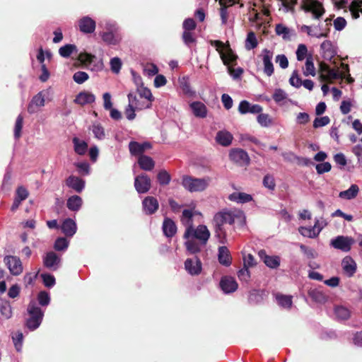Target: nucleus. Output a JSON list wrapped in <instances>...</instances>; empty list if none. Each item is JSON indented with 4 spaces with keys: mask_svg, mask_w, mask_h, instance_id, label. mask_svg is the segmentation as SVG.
I'll return each instance as SVG.
<instances>
[{
    "mask_svg": "<svg viewBox=\"0 0 362 362\" xmlns=\"http://www.w3.org/2000/svg\"><path fill=\"white\" fill-rule=\"evenodd\" d=\"M186 239V249L190 254H196L201 251L210 238V232L204 225H199L196 228L192 226L187 227L183 235Z\"/></svg>",
    "mask_w": 362,
    "mask_h": 362,
    "instance_id": "1",
    "label": "nucleus"
},
{
    "mask_svg": "<svg viewBox=\"0 0 362 362\" xmlns=\"http://www.w3.org/2000/svg\"><path fill=\"white\" fill-rule=\"evenodd\" d=\"M240 216V214H235L230 211H222L215 214L214 217L215 235L219 243L223 244L226 242V232L224 225H233L235 218Z\"/></svg>",
    "mask_w": 362,
    "mask_h": 362,
    "instance_id": "2",
    "label": "nucleus"
},
{
    "mask_svg": "<svg viewBox=\"0 0 362 362\" xmlns=\"http://www.w3.org/2000/svg\"><path fill=\"white\" fill-rule=\"evenodd\" d=\"M211 178L209 176L203 178H197L189 175L182 177V186L191 192H202L206 189L209 185Z\"/></svg>",
    "mask_w": 362,
    "mask_h": 362,
    "instance_id": "3",
    "label": "nucleus"
},
{
    "mask_svg": "<svg viewBox=\"0 0 362 362\" xmlns=\"http://www.w3.org/2000/svg\"><path fill=\"white\" fill-rule=\"evenodd\" d=\"M319 78L321 81L332 82L334 80L345 78V74L339 72L337 69H331L325 62H320Z\"/></svg>",
    "mask_w": 362,
    "mask_h": 362,
    "instance_id": "4",
    "label": "nucleus"
},
{
    "mask_svg": "<svg viewBox=\"0 0 362 362\" xmlns=\"http://www.w3.org/2000/svg\"><path fill=\"white\" fill-rule=\"evenodd\" d=\"M334 5L339 9L344 8L349 5L352 17L355 19L359 17L360 12L362 13V0H339L336 1Z\"/></svg>",
    "mask_w": 362,
    "mask_h": 362,
    "instance_id": "5",
    "label": "nucleus"
},
{
    "mask_svg": "<svg viewBox=\"0 0 362 362\" xmlns=\"http://www.w3.org/2000/svg\"><path fill=\"white\" fill-rule=\"evenodd\" d=\"M48 94V90H43L34 95L28 105V112L30 114L37 112L42 107L45 106V98Z\"/></svg>",
    "mask_w": 362,
    "mask_h": 362,
    "instance_id": "6",
    "label": "nucleus"
},
{
    "mask_svg": "<svg viewBox=\"0 0 362 362\" xmlns=\"http://www.w3.org/2000/svg\"><path fill=\"white\" fill-rule=\"evenodd\" d=\"M42 262L45 267L52 271H57L62 264L59 255L53 251L47 252L42 256Z\"/></svg>",
    "mask_w": 362,
    "mask_h": 362,
    "instance_id": "7",
    "label": "nucleus"
},
{
    "mask_svg": "<svg viewBox=\"0 0 362 362\" xmlns=\"http://www.w3.org/2000/svg\"><path fill=\"white\" fill-rule=\"evenodd\" d=\"M354 243L352 238L348 236L339 235L331 240L330 245L335 249L343 252H349Z\"/></svg>",
    "mask_w": 362,
    "mask_h": 362,
    "instance_id": "8",
    "label": "nucleus"
},
{
    "mask_svg": "<svg viewBox=\"0 0 362 362\" xmlns=\"http://www.w3.org/2000/svg\"><path fill=\"white\" fill-rule=\"evenodd\" d=\"M303 8L306 12H311L315 18H320L325 13L322 4L317 0H305Z\"/></svg>",
    "mask_w": 362,
    "mask_h": 362,
    "instance_id": "9",
    "label": "nucleus"
},
{
    "mask_svg": "<svg viewBox=\"0 0 362 362\" xmlns=\"http://www.w3.org/2000/svg\"><path fill=\"white\" fill-rule=\"evenodd\" d=\"M79 60L88 65L91 66V70L98 71L103 69V63L100 59H97L96 57L88 54V53H81L78 56Z\"/></svg>",
    "mask_w": 362,
    "mask_h": 362,
    "instance_id": "10",
    "label": "nucleus"
},
{
    "mask_svg": "<svg viewBox=\"0 0 362 362\" xmlns=\"http://www.w3.org/2000/svg\"><path fill=\"white\" fill-rule=\"evenodd\" d=\"M151 187L150 177L143 173L136 176L134 179V187L139 194H144L149 191Z\"/></svg>",
    "mask_w": 362,
    "mask_h": 362,
    "instance_id": "11",
    "label": "nucleus"
},
{
    "mask_svg": "<svg viewBox=\"0 0 362 362\" xmlns=\"http://www.w3.org/2000/svg\"><path fill=\"white\" fill-rule=\"evenodd\" d=\"M4 262L10 272L15 276L21 274L23 272V265L21 259L16 256H6Z\"/></svg>",
    "mask_w": 362,
    "mask_h": 362,
    "instance_id": "12",
    "label": "nucleus"
},
{
    "mask_svg": "<svg viewBox=\"0 0 362 362\" xmlns=\"http://www.w3.org/2000/svg\"><path fill=\"white\" fill-rule=\"evenodd\" d=\"M273 55V52L269 49H264L262 51L261 56L264 65V73L268 76H271L274 71V65L272 62Z\"/></svg>",
    "mask_w": 362,
    "mask_h": 362,
    "instance_id": "13",
    "label": "nucleus"
},
{
    "mask_svg": "<svg viewBox=\"0 0 362 362\" xmlns=\"http://www.w3.org/2000/svg\"><path fill=\"white\" fill-rule=\"evenodd\" d=\"M185 269L192 276L199 275L202 269V262L197 257L188 258L185 262Z\"/></svg>",
    "mask_w": 362,
    "mask_h": 362,
    "instance_id": "14",
    "label": "nucleus"
},
{
    "mask_svg": "<svg viewBox=\"0 0 362 362\" xmlns=\"http://www.w3.org/2000/svg\"><path fill=\"white\" fill-rule=\"evenodd\" d=\"M238 111L240 114L247 113L257 114L262 111V107L257 104H252L247 100H242L238 106Z\"/></svg>",
    "mask_w": 362,
    "mask_h": 362,
    "instance_id": "15",
    "label": "nucleus"
},
{
    "mask_svg": "<svg viewBox=\"0 0 362 362\" xmlns=\"http://www.w3.org/2000/svg\"><path fill=\"white\" fill-rule=\"evenodd\" d=\"M78 28L81 32L88 34L95 30V21L89 16H84L78 21Z\"/></svg>",
    "mask_w": 362,
    "mask_h": 362,
    "instance_id": "16",
    "label": "nucleus"
},
{
    "mask_svg": "<svg viewBox=\"0 0 362 362\" xmlns=\"http://www.w3.org/2000/svg\"><path fill=\"white\" fill-rule=\"evenodd\" d=\"M229 157L231 160L239 164H247L250 160L247 152L240 148L232 149Z\"/></svg>",
    "mask_w": 362,
    "mask_h": 362,
    "instance_id": "17",
    "label": "nucleus"
},
{
    "mask_svg": "<svg viewBox=\"0 0 362 362\" xmlns=\"http://www.w3.org/2000/svg\"><path fill=\"white\" fill-rule=\"evenodd\" d=\"M220 286L225 293H230L237 290L238 283L233 277L223 276L221 279Z\"/></svg>",
    "mask_w": 362,
    "mask_h": 362,
    "instance_id": "18",
    "label": "nucleus"
},
{
    "mask_svg": "<svg viewBox=\"0 0 362 362\" xmlns=\"http://www.w3.org/2000/svg\"><path fill=\"white\" fill-rule=\"evenodd\" d=\"M341 266L344 272L349 277L353 276L357 269V265L356 262L350 256H346L342 259Z\"/></svg>",
    "mask_w": 362,
    "mask_h": 362,
    "instance_id": "19",
    "label": "nucleus"
},
{
    "mask_svg": "<svg viewBox=\"0 0 362 362\" xmlns=\"http://www.w3.org/2000/svg\"><path fill=\"white\" fill-rule=\"evenodd\" d=\"M143 209L146 214L151 215L158 209V200L153 197H147L142 202Z\"/></svg>",
    "mask_w": 362,
    "mask_h": 362,
    "instance_id": "20",
    "label": "nucleus"
},
{
    "mask_svg": "<svg viewBox=\"0 0 362 362\" xmlns=\"http://www.w3.org/2000/svg\"><path fill=\"white\" fill-rule=\"evenodd\" d=\"M259 255L264 263L271 269H276L280 265V257L276 255H268L264 250H260Z\"/></svg>",
    "mask_w": 362,
    "mask_h": 362,
    "instance_id": "21",
    "label": "nucleus"
},
{
    "mask_svg": "<svg viewBox=\"0 0 362 362\" xmlns=\"http://www.w3.org/2000/svg\"><path fill=\"white\" fill-rule=\"evenodd\" d=\"M66 185L80 193L85 187V181L78 177L71 175L66 180Z\"/></svg>",
    "mask_w": 362,
    "mask_h": 362,
    "instance_id": "22",
    "label": "nucleus"
},
{
    "mask_svg": "<svg viewBox=\"0 0 362 362\" xmlns=\"http://www.w3.org/2000/svg\"><path fill=\"white\" fill-rule=\"evenodd\" d=\"M321 54L324 59L331 61L335 56L336 52L329 40H325L320 45Z\"/></svg>",
    "mask_w": 362,
    "mask_h": 362,
    "instance_id": "23",
    "label": "nucleus"
},
{
    "mask_svg": "<svg viewBox=\"0 0 362 362\" xmlns=\"http://www.w3.org/2000/svg\"><path fill=\"white\" fill-rule=\"evenodd\" d=\"M129 104L131 106H134L137 110H141L144 109H149L152 105L150 103H145V101H141L136 94L134 93H129L127 95Z\"/></svg>",
    "mask_w": 362,
    "mask_h": 362,
    "instance_id": "24",
    "label": "nucleus"
},
{
    "mask_svg": "<svg viewBox=\"0 0 362 362\" xmlns=\"http://www.w3.org/2000/svg\"><path fill=\"white\" fill-rule=\"evenodd\" d=\"M189 107L196 117L205 118L207 115V107L202 102L194 101L189 104Z\"/></svg>",
    "mask_w": 362,
    "mask_h": 362,
    "instance_id": "25",
    "label": "nucleus"
},
{
    "mask_svg": "<svg viewBox=\"0 0 362 362\" xmlns=\"http://www.w3.org/2000/svg\"><path fill=\"white\" fill-rule=\"evenodd\" d=\"M61 229L65 235L72 237L76 232V223L73 219L66 218L63 221Z\"/></svg>",
    "mask_w": 362,
    "mask_h": 362,
    "instance_id": "26",
    "label": "nucleus"
},
{
    "mask_svg": "<svg viewBox=\"0 0 362 362\" xmlns=\"http://www.w3.org/2000/svg\"><path fill=\"white\" fill-rule=\"evenodd\" d=\"M95 100V95L89 92L83 91L79 93L75 100L74 103L81 105L93 103Z\"/></svg>",
    "mask_w": 362,
    "mask_h": 362,
    "instance_id": "27",
    "label": "nucleus"
},
{
    "mask_svg": "<svg viewBox=\"0 0 362 362\" xmlns=\"http://www.w3.org/2000/svg\"><path fill=\"white\" fill-rule=\"evenodd\" d=\"M163 231L168 238L173 237L177 232V226L175 222L169 218H165L163 223Z\"/></svg>",
    "mask_w": 362,
    "mask_h": 362,
    "instance_id": "28",
    "label": "nucleus"
},
{
    "mask_svg": "<svg viewBox=\"0 0 362 362\" xmlns=\"http://www.w3.org/2000/svg\"><path fill=\"white\" fill-rule=\"evenodd\" d=\"M218 257L220 264L222 265L228 267L231 264L232 257L228 249L226 247H219Z\"/></svg>",
    "mask_w": 362,
    "mask_h": 362,
    "instance_id": "29",
    "label": "nucleus"
},
{
    "mask_svg": "<svg viewBox=\"0 0 362 362\" xmlns=\"http://www.w3.org/2000/svg\"><path fill=\"white\" fill-rule=\"evenodd\" d=\"M229 200L238 203L245 204L250 202L252 200V195L245 192H233L228 197Z\"/></svg>",
    "mask_w": 362,
    "mask_h": 362,
    "instance_id": "30",
    "label": "nucleus"
},
{
    "mask_svg": "<svg viewBox=\"0 0 362 362\" xmlns=\"http://www.w3.org/2000/svg\"><path fill=\"white\" fill-rule=\"evenodd\" d=\"M233 139V135L227 131H219L216 136V142L223 146H229Z\"/></svg>",
    "mask_w": 362,
    "mask_h": 362,
    "instance_id": "31",
    "label": "nucleus"
},
{
    "mask_svg": "<svg viewBox=\"0 0 362 362\" xmlns=\"http://www.w3.org/2000/svg\"><path fill=\"white\" fill-rule=\"evenodd\" d=\"M138 164L142 170L146 171L151 170L155 165L153 160L151 157L146 155H141L139 157Z\"/></svg>",
    "mask_w": 362,
    "mask_h": 362,
    "instance_id": "32",
    "label": "nucleus"
},
{
    "mask_svg": "<svg viewBox=\"0 0 362 362\" xmlns=\"http://www.w3.org/2000/svg\"><path fill=\"white\" fill-rule=\"evenodd\" d=\"M83 204L82 199L78 195L71 196L66 202L67 208L72 211H78Z\"/></svg>",
    "mask_w": 362,
    "mask_h": 362,
    "instance_id": "33",
    "label": "nucleus"
},
{
    "mask_svg": "<svg viewBox=\"0 0 362 362\" xmlns=\"http://www.w3.org/2000/svg\"><path fill=\"white\" fill-rule=\"evenodd\" d=\"M359 188L358 185L353 184L348 189L340 192L339 197L341 199L350 200L355 198L357 196Z\"/></svg>",
    "mask_w": 362,
    "mask_h": 362,
    "instance_id": "34",
    "label": "nucleus"
},
{
    "mask_svg": "<svg viewBox=\"0 0 362 362\" xmlns=\"http://www.w3.org/2000/svg\"><path fill=\"white\" fill-rule=\"evenodd\" d=\"M74 151L78 155H84L88 150V144L86 141L74 137L72 139Z\"/></svg>",
    "mask_w": 362,
    "mask_h": 362,
    "instance_id": "35",
    "label": "nucleus"
},
{
    "mask_svg": "<svg viewBox=\"0 0 362 362\" xmlns=\"http://www.w3.org/2000/svg\"><path fill=\"white\" fill-rule=\"evenodd\" d=\"M303 74L305 76H314L316 74L315 68L313 63V58L311 55H309L306 58L305 68L303 69Z\"/></svg>",
    "mask_w": 362,
    "mask_h": 362,
    "instance_id": "36",
    "label": "nucleus"
},
{
    "mask_svg": "<svg viewBox=\"0 0 362 362\" xmlns=\"http://www.w3.org/2000/svg\"><path fill=\"white\" fill-rule=\"evenodd\" d=\"M137 93L140 98L146 100L145 103H150L152 104V102L154 100V97L153 96L150 89L141 86L140 87H137Z\"/></svg>",
    "mask_w": 362,
    "mask_h": 362,
    "instance_id": "37",
    "label": "nucleus"
},
{
    "mask_svg": "<svg viewBox=\"0 0 362 362\" xmlns=\"http://www.w3.org/2000/svg\"><path fill=\"white\" fill-rule=\"evenodd\" d=\"M276 35L281 36L284 40L291 39V30L283 24H277L275 28Z\"/></svg>",
    "mask_w": 362,
    "mask_h": 362,
    "instance_id": "38",
    "label": "nucleus"
},
{
    "mask_svg": "<svg viewBox=\"0 0 362 362\" xmlns=\"http://www.w3.org/2000/svg\"><path fill=\"white\" fill-rule=\"evenodd\" d=\"M276 300L278 304L284 308H289L292 305V296H291L278 293L276 295Z\"/></svg>",
    "mask_w": 362,
    "mask_h": 362,
    "instance_id": "39",
    "label": "nucleus"
},
{
    "mask_svg": "<svg viewBox=\"0 0 362 362\" xmlns=\"http://www.w3.org/2000/svg\"><path fill=\"white\" fill-rule=\"evenodd\" d=\"M257 45L258 42L255 33L252 31L249 32L245 40V49L247 50L253 49L257 47Z\"/></svg>",
    "mask_w": 362,
    "mask_h": 362,
    "instance_id": "40",
    "label": "nucleus"
},
{
    "mask_svg": "<svg viewBox=\"0 0 362 362\" xmlns=\"http://www.w3.org/2000/svg\"><path fill=\"white\" fill-rule=\"evenodd\" d=\"M28 312L31 317H40V319L42 320L43 317V312L42 310L36 305V303L34 301H31L28 307Z\"/></svg>",
    "mask_w": 362,
    "mask_h": 362,
    "instance_id": "41",
    "label": "nucleus"
},
{
    "mask_svg": "<svg viewBox=\"0 0 362 362\" xmlns=\"http://www.w3.org/2000/svg\"><path fill=\"white\" fill-rule=\"evenodd\" d=\"M90 129H91L93 134H94V136L96 139H98L99 140H102V139H105V129L100 124H99V123L93 124Z\"/></svg>",
    "mask_w": 362,
    "mask_h": 362,
    "instance_id": "42",
    "label": "nucleus"
},
{
    "mask_svg": "<svg viewBox=\"0 0 362 362\" xmlns=\"http://www.w3.org/2000/svg\"><path fill=\"white\" fill-rule=\"evenodd\" d=\"M334 313L337 319L340 320H346L350 317V311L344 306H337L334 309Z\"/></svg>",
    "mask_w": 362,
    "mask_h": 362,
    "instance_id": "43",
    "label": "nucleus"
},
{
    "mask_svg": "<svg viewBox=\"0 0 362 362\" xmlns=\"http://www.w3.org/2000/svg\"><path fill=\"white\" fill-rule=\"evenodd\" d=\"M299 233L304 237L314 238L318 235L317 231L313 226L309 227H300L298 229Z\"/></svg>",
    "mask_w": 362,
    "mask_h": 362,
    "instance_id": "44",
    "label": "nucleus"
},
{
    "mask_svg": "<svg viewBox=\"0 0 362 362\" xmlns=\"http://www.w3.org/2000/svg\"><path fill=\"white\" fill-rule=\"evenodd\" d=\"M257 120L259 124L263 127H268L272 124V119L268 114L258 113Z\"/></svg>",
    "mask_w": 362,
    "mask_h": 362,
    "instance_id": "45",
    "label": "nucleus"
},
{
    "mask_svg": "<svg viewBox=\"0 0 362 362\" xmlns=\"http://www.w3.org/2000/svg\"><path fill=\"white\" fill-rule=\"evenodd\" d=\"M75 51H76V45H71V44H67V45L62 47L59 49V53L62 57L68 58Z\"/></svg>",
    "mask_w": 362,
    "mask_h": 362,
    "instance_id": "46",
    "label": "nucleus"
},
{
    "mask_svg": "<svg viewBox=\"0 0 362 362\" xmlns=\"http://www.w3.org/2000/svg\"><path fill=\"white\" fill-rule=\"evenodd\" d=\"M102 38L104 42L110 45H116L119 41V37L115 35L112 32L103 33Z\"/></svg>",
    "mask_w": 362,
    "mask_h": 362,
    "instance_id": "47",
    "label": "nucleus"
},
{
    "mask_svg": "<svg viewBox=\"0 0 362 362\" xmlns=\"http://www.w3.org/2000/svg\"><path fill=\"white\" fill-rule=\"evenodd\" d=\"M23 117L21 115H19L15 123L14 127V137L16 139H18L21 136V130L23 128Z\"/></svg>",
    "mask_w": 362,
    "mask_h": 362,
    "instance_id": "48",
    "label": "nucleus"
},
{
    "mask_svg": "<svg viewBox=\"0 0 362 362\" xmlns=\"http://www.w3.org/2000/svg\"><path fill=\"white\" fill-rule=\"evenodd\" d=\"M272 98L276 103L280 104L286 100L287 94L284 90L277 88L275 89Z\"/></svg>",
    "mask_w": 362,
    "mask_h": 362,
    "instance_id": "49",
    "label": "nucleus"
},
{
    "mask_svg": "<svg viewBox=\"0 0 362 362\" xmlns=\"http://www.w3.org/2000/svg\"><path fill=\"white\" fill-rule=\"evenodd\" d=\"M69 242L65 238H57L54 245V248L57 251H64L67 249Z\"/></svg>",
    "mask_w": 362,
    "mask_h": 362,
    "instance_id": "50",
    "label": "nucleus"
},
{
    "mask_svg": "<svg viewBox=\"0 0 362 362\" xmlns=\"http://www.w3.org/2000/svg\"><path fill=\"white\" fill-rule=\"evenodd\" d=\"M40 277L46 287L51 288L55 285V278L52 274L43 273L40 274Z\"/></svg>",
    "mask_w": 362,
    "mask_h": 362,
    "instance_id": "51",
    "label": "nucleus"
},
{
    "mask_svg": "<svg viewBox=\"0 0 362 362\" xmlns=\"http://www.w3.org/2000/svg\"><path fill=\"white\" fill-rule=\"evenodd\" d=\"M157 179L160 185H166L170 182V175L166 170H160L157 175Z\"/></svg>",
    "mask_w": 362,
    "mask_h": 362,
    "instance_id": "52",
    "label": "nucleus"
},
{
    "mask_svg": "<svg viewBox=\"0 0 362 362\" xmlns=\"http://www.w3.org/2000/svg\"><path fill=\"white\" fill-rule=\"evenodd\" d=\"M129 148L131 153L134 155H139L144 151L143 145L136 141H131L129 144Z\"/></svg>",
    "mask_w": 362,
    "mask_h": 362,
    "instance_id": "53",
    "label": "nucleus"
},
{
    "mask_svg": "<svg viewBox=\"0 0 362 362\" xmlns=\"http://www.w3.org/2000/svg\"><path fill=\"white\" fill-rule=\"evenodd\" d=\"M110 69L113 73L118 74L122 68V61L119 57H113L110 59Z\"/></svg>",
    "mask_w": 362,
    "mask_h": 362,
    "instance_id": "54",
    "label": "nucleus"
},
{
    "mask_svg": "<svg viewBox=\"0 0 362 362\" xmlns=\"http://www.w3.org/2000/svg\"><path fill=\"white\" fill-rule=\"evenodd\" d=\"M88 77V74L86 72L78 71L74 74L73 79L76 83L81 84L86 81Z\"/></svg>",
    "mask_w": 362,
    "mask_h": 362,
    "instance_id": "55",
    "label": "nucleus"
},
{
    "mask_svg": "<svg viewBox=\"0 0 362 362\" xmlns=\"http://www.w3.org/2000/svg\"><path fill=\"white\" fill-rule=\"evenodd\" d=\"M296 57L298 61H303L305 59H306V56L308 54V49L307 47L304 44H300L298 46L297 50H296Z\"/></svg>",
    "mask_w": 362,
    "mask_h": 362,
    "instance_id": "56",
    "label": "nucleus"
},
{
    "mask_svg": "<svg viewBox=\"0 0 362 362\" xmlns=\"http://www.w3.org/2000/svg\"><path fill=\"white\" fill-rule=\"evenodd\" d=\"M303 81L300 78L298 71L295 70L289 79L290 84L295 88H300L302 86Z\"/></svg>",
    "mask_w": 362,
    "mask_h": 362,
    "instance_id": "57",
    "label": "nucleus"
},
{
    "mask_svg": "<svg viewBox=\"0 0 362 362\" xmlns=\"http://www.w3.org/2000/svg\"><path fill=\"white\" fill-rule=\"evenodd\" d=\"M238 277L240 281L247 283L250 279V272L247 267H243L238 272Z\"/></svg>",
    "mask_w": 362,
    "mask_h": 362,
    "instance_id": "58",
    "label": "nucleus"
},
{
    "mask_svg": "<svg viewBox=\"0 0 362 362\" xmlns=\"http://www.w3.org/2000/svg\"><path fill=\"white\" fill-rule=\"evenodd\" d=\"M42 319L36 317H31L27 320L26 325L30 330L37 329L42 322Z\"/></svg>",
    "mask_w": 362,
    "mask_h": 362,
    "instance_id": "59",
    "label": "nucleus"
},
{
    "mask_svg": "<svg viewBox=\"0 0 362 362\" xmlns=\"http://www.w3.org/2000/svg\"><path fill=\"white\" fill-rule=\"evenodd\" d=\"M263 185L269 189L274 190L276 187L274 177L269 174L266 175L263 179Z\"/></svg>",
    "mask_w": 362,
    "mask_h": 362,
    "instance_id": "60",
    "label": "nucleus"
},
{
    "mask_svg": "<svg viewBox=\"0 0 362 362\" xmlns=\"http://www.w3.org/2000/svg\"><path fill=\"white\" fill-rule=\"evenodd\" d=\"M37 300L39 303L42 306L49 305L50 301V297L47 292L40 291L37 296Z\"/></svg>",
    "mask_w": 362,
    "mask_h": 362,
    "instance_id": "61",
    "label": "nucleus"
},
{
    "mask_svg": "<svg viewBox=\"0 0 362 362\" xmlns=\"http://www.w3.org/2000/svg\"><path fill=\"white\" fill-rule=\"evenodd\" d=\"M330 122L329 117L325 116L321 117H317L313 122L314 128L317 129L328 124Z\"/></svg>",
    "mask_w": 362,
    "mask_h": 362,
    "instance_id": "62",
    "label": "nucleus"
},
{
    "mask_svg": "<svg viewBox=\"0 0 362 362\" xmlns=\"http://www.w3.org/2000/svg\"><path fill=\"white\" fill-rule=\"evenodd\" d=\"M158 72V69L156 65L153 64H147L144 68V74L152 76L157 74Z\"/></svg>",
    "mask_w": 362,
    "mask_h": 362,
    "instance_id": "63",
    "label": "nucleus"
},
{
    "mask_svg": "<svg viewBox=\"0 0 362 362\" xmlns=\"http://www.w3.org/2000/svg\"><path fill=\"white\" fill-rule=\"evenodd\" d=\"M80 174L88 175L90 172V165L87 162H81L75 164Z\"/></svg>",
    "mask_w": 362,
    "mask_h": 362,
    "instance_id": "64",
    "label": "nucleus"
}]
</instances>
